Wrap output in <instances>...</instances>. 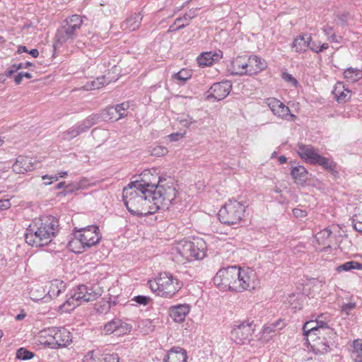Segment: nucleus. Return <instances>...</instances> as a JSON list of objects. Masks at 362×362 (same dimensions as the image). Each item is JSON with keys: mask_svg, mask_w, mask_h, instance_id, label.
Returning <instances> with one entry per match:
<instances>
[{"mask_svg": "<svg viewBox=\"0 0 362 362\" xmlns=\"http://www.w3.org/2000/svg\"><path fill=\"white\" fill-rule=\"evenodd\" d=\"M59 230V221L51 215L35 218L25 233V242L33 247H42L49 243Z\"/></svg>", "mask_w": 362, "mask_h": 362, "instance_id": "nucleus-1", "label": "nucleus"}, {"mask_svg": "<svg viewBox=\"0 0 362 362\" xmlns=\"http://www.w3.org/2000/svg\"><path fill=\"white\" fill-rule=\"evenodd\" d=\"M123 200L128 211L134 215L141 216L153 214L149 194L133 182L124 188Z\"/></svg>", "mask_w": 362, "mask_h": 362, "instance_id": "nucleus-2", "label": "nucleus"}, {"mask_svg": "<svg viewBox=\"0 0 362 362\" xmlns=\"http://www.w3.org/2000/svg\"><path fill=\"white\" fill-rule=\"evenodd\" d=\"M102 293L103 289L99 286L88 287L80 285L71 291L70 296L59 307V310L62 313L70 312L83 303L96 300Z\"/></svg>", "mask_w": 362, "mask_h": 362, "instance_id": "nucleus-3", "label": "nucleus"}, {"mask_svg": "<svg viewBox=\"0 0 362 362\" xmlns=\"http://www.w3.org/2000/svg\"><path fill=\"white\" fill-rule=\"evenodd\" d=\"M102 236L97 226H89L78 230L75 229L74 238L69 243V249L75 253H81L97 245Z\"/></svg>", "mask_w": 362, "mask_h": 362, "instance_id": "nucleus-4", "label": "nucleus"}, {"mask_svg": "<svg viewBox=\"0 0 362 362\" xmlns=\"http://www.w3.org/2000/svg\"><path fill=\"white\" fill-rule=\"evenodd\" d=\"M267 67V62L257 55L238 56L230 64L231 74L240 76L257 74Z\"/></svg>", "mask_w": 362, "mask_h": 362, "instance_id": "nucleus-5", "label": "nucleus"}, {"mask_svg": "<svg viewBox=\"0 0 362 362\" xmlns=\"http://www.w3.org/2000/svg\"><path fill=\"white\" fill-rule=\"evenodd\" d=\"M152 291L163 298L173 297L181 288L178 280L168 272L160 273L158 277L148 281Z\"/></svg>", "mask_w": 362, "mask_h": 362, "instance_id": "nucleus-6", "label": "nucleus"}, {"mask_svg": "<svg viewBox=\"0 0 362 362\" xmlns=\"http://www.w3.org/2000/svg\"><path fill=\"white\" fill-rule=\"evenodd\" d=\"M175 250L186 261L202 259L206 255V244L202 238L184 240L177 243Z\"/></svg>", "mask_w": 362, "mask_h": 362, "instance_id": "nucleus-7", "label": "nucleus"}, {"mask_svg": "<svg viewBox=\"0 0 362 362\" xmlns=\"http://www.w3.org/2000/svg\"><path fill=\"white\" fill-rule=\"evenodd\" d=\"M152 202L153 214L160 209L169 208L176 197V189L173 183L162 185L161 183L149 194Z\"/></svg>", "mask_w": 362, "mask_h": 362, "instance_id": "nucleus-8", "label": "nucleus"}, {"mask_svg": "<svg viewBox=\"0 0 362 362\" xmlns=\"http://www.w3.org/2000/svg\"><path fill=\"white\" fill-rule=\"evenodd\" d=\"M246 206L240 202L229 200L219 210L220 221L231 226L240 223L245 216Z\"/></svg>", "mask_w": 362, "mask_h": 362, "instance_id": "nucleus-9", "label": "nucleus"}, {"mask_svg": "<svg viewBox=\"0 0 362 362\" xmlns=\"http://www.w3.org/2000/svg\"><path fill=\"white\" fill-rule=\"evenodd\" d=\"M299 156L310 164H317L332 173H337L336 163L320 156L318 151L310 145L300 144L298 146Z\"/></svg>", "mask_w": 362, "mask_h": 362, "instance_id": "nucleus-10", "label": "nucleus"}, {"mask_svg": "<svg viewBox=\"0 0 362 362\" xmlns=\"http://www.w3.org/2000/svg\"><path fill=\"white\" fill-rule=\"evenodd\" d=\"M336 333L331 327L319 329V332L306 338L312 350L315 354H324L329 350L332 340L335 337Z\"/></svg>", "mask_w": 362, "mask_h": 362, "instance_id": "nucleus-11", "label": "nucleus"}, {"mask_svg": "<svg viewBox=\"0 0 362 362\" xmlns=\"http://www.w3.org/2000/svg\"><path fill=\"white\" fill-rule=\"evenodd\" d=\"M83 23L82 17L72 15L65 21V25L57 30L56 39L58 43L63 44L72 41L77 35L78 30Z\"/></svg>", "mask_w": 362, "mask_h": 362, "instance_id": "nucleus-12", "label": "nucleus"}, {"mask_svg": "<svg viewBox=\"0 0 362 362\" xmlns=\"http://www.w3.org/2000/svg\"><path fill=\"white\" fill-rule=\"evenodd\" d=\"M259 284L257 273L251 268H240L236 267L235 291L242 292L253 290Z\"/></svg>", "mask_w": 362, "mask_h": 362, "instance_id": "nucleus-13", "label": "nucleus"}, {"mask_svg": "<svg viewBox=\"0 0 362 362\" xmlns=\"http://www.w3.org/2000/svg\"><path fill=\"white\" fill-rule=\"evenodd\" d=\"M214 283L221 290L235 291L236 267L219 269L214 277Z\"/></svg>", "mask_w": 362, "mask_h": 362, "instance_id": "nucleus-14", "label": "nucleus"}, {"mask_svg": "<svg viewBox=\"0 0 362 362\" xmlns=\"http://www.w3.org/2000/svg\"><path fill=\"white\" fill-rule=\"evenodd\" d=\"M253 331L252 322L249 320L238 322L230 332V338L236 344H245L250 341Z\"/></svg>", "mask_w": 362, "mask_h": 362, "instance_id": "nucleus-15", "label": "nucleus"}, {"mask_svg": "<svg viewBox=\"0 0 362 362\" xmlns=\"http://www.w3.org/2000/svg\"><path fill=\"white\" fill-rule=\"evenodd\" d=\"M163 179L158 176L157 169L152 168L151 170H145L141 174V180L133 182L136 186L141 187V188L151 194L157 186L162 183Z\"/></svg>", "mask_w": 362, "mask_h": 362, "instance_id": "nucleus-16", "label": "nucleus"}, {"mask_svg": "<svg viewBox=\"0 0 362 362\" xmlns=\"http://www.w3.org/2000/svg\"><path fill=\"white\" fill-rule=\"evenodd\" d=\"M266 103L269 107L273 114L279 117L287 120H289V118L293 119L296 117L294 115L291 114L289 108L276 98H268Z\"/></svg>", "mask_w": 362, "mask_h": 362, "instance_id": "nucleus-17", "label": "nucleus"}, {"mask_svg": "<svg viewBox=\"0 0 362 362\" xmlns=\"http://www.w3.org/2000/svg\"><path fill=\"white\" fill-rule=\"evenodd\" d=\"M231 89L232 83L229 81L216 83L211 86L208 97L221 100L224 99L230 93Z\"/></svg>", "mask_w": 362, "mask_h": 362, "instance_id": "nucleus-18", "label": "nucleus"}, {"mask_svg": "<svg viewBox=\"0 0 362 362\" xmlns=\"http://www.w3.org/2000/svg\"><path fill=\"white\" fill-rule=\"evenodd\" d=\"M131 329L132 327L129 325L119 319H114L104 326V331L106 334L115 333L118 336L129 332Z\"/></svg>", "mask_w": 362, "mask_h": 362, "instance_id": "nucleus-19", "label": "nucleus"}, {"mask_svg": "<svg viewBox=\"0 0 362 362\" xmlns=\"http://www.w3.org/2000/svg\"><path fill=\"white\" fill-rule=\"evenodd\" d=\"M54 339V349L64 347L72 341L71 332L64 327H55L53 333Z\"/></svg>", "mask_w": 362, "mask_h": 362, "instance_id": "nucleus-20", "label": "nucleus"}, {"mask_svg": "<svg viewBox=\"0 0 362 362\" xmlns=\"http://www.w3.org/2000/svg\"><path fill=\"white\" fill-rule=\"evenodd\" d=\"M190 311L188 304H178L169 308L170 317L176 322H182Z\"/></svg>", "mask_w": 362, "mask_h": 362, "instance_id": "nucleus-21", "label": "nucleus"}, {"mask_svg": "<svg viewBox=\"0 0 362 362\" xmlns=\"http://www.w3.org/2000/svg\"><path fill=\"white\" fill-rule=\"evenodd\" d=\"M222 57L223 52L221 50L204 52L197 57V63L201 66H211L218 62Z\"/></svg>", "mask_w": 362, "mask_h": 362, "instance_id": "nucleus-22", "label": "nucleus"}, {"mask_svg": "<svg viewBox=\"0 0 362 362\" xmlns=\"http://www.w3.org/2000/svg\"><path fill=\"white\" fill-rule=\"evenodd\" d=\"M325 327H329L327 325V323L322 320L317 318L315 320H310L304 324L303 327V334L306 339L310 337V335H313L316 334V332H319V329H322Z\"/></svg>", "mask_w": 362, "mask_h": 362, "instance_id": "nucleus-23", "label": "nucleus"}, {"mask_svg": "<svg viewBox=\"0 0 362 362\" xmlns=\"http://www.w3.org/2000/svg\"><path fill=\"white\" fill-rule=\"evenodd\" d=\"M186 351L180 346L171 348L163 358L164 362H187Z\"/></svg>", "mask_w": 362, "mask_h": 362, "instance_id": "nucleus-24", "label": "nucleus"}, {"mask_svg": "<svg viewBox=\"0 0 362 362\" xmlns=\"http://www.w3.org/2000/svg\"><path fill=\"white\" fill-rule=\"evenodd\" d=\"M13 171L17 174H23L33 169L32 158L20 156L12 166Z\"/></svg>", "mask_w": 362, "mask_h": 362, "instance_id": "nucleus-25", "label": "nucleus"}, {"mask_svg": "<svg viewBox=\"0 0 362 362\" xmlns=\"http://www.w3.org/2000/svg\"><path fill=\"white\" fill-rule=\"evenodd\" d=\"M312 37L309 35H302L297 36L293 42V48L298 53L305 52L310 47Z\"/></svg>", "mask_w": 362, "mask_h": 362, "instance_id": "nucleus-26", "label": "nucleus"}, {"mask_svg": "<svg viewBox=\"0 0 362 362\" xmlns=\"http://www.w3.org/2000/svg\"><path fill=\"white\" fill-rule=\"evenodd\" d=\"M54 327H48L39 332L38 340L40 344L47 345L52 349H54Z\"/></svg>", "mask_w": 362, "mask_h": 362, "instance_id": "nucleus-27", "label": "nucleus"}, {"mask_svg": "<svg viewBox=\"0 0 362 362\" xmlns=\"http://www.w3.org/2000/svg\"><path fill=\"white\" fill-rule=\"evenodd\" d=\"M332 93L339 103L346 102L351 97V91L345 88L344 84L341 82L336 83Z\"/></svg>", "mask_w": 362, "mask_h": 362, "instance_id": "nucleus-28", "label": "nucleus"}, {"mask_svg": "<svg viewBox=\"0 0 362 362\" xmlns=\"http://www.w3.org/2000/svg\"><path fill=\"white\" fill-rule=\"evenodd\" d=\"M291 175L298 185H303L308 180V172L303 165L292 168Z\"/></svg>", "mask_w": 362, "mask_h": 362, "instance_id": "nucleus-29", "label": "nucleus"}, {"mask_svg": "<svg viewBox=\"0 0 362 362\" xmlns=\"http://www.w3.org/2000/svg\"><path fill=\"white\" fill-rule=\"evenodd\" d=\"M117 78H109L106 76H102L96 78L94 81L88 82L85 86L84 88L86 90L99 89L105 84H109L112 81H116Z\"/></svg>", "mask_w": 362, "mask_h": 362, "instance_id": "nucleus-30", "label": "nucleus"}, {"mask_svg": "<svg viewBox=\"0 0 362 362\" xmlns=\"http://www.w3.org/2000/svg\"><path fill=\"white\" fill-rule=\"evenodd\" d=\"M194 16V12L189 11L188 13H185L182 17L177 18L175 21L174 25L170 26L168 31L174 32L179 29L185 28L191 19H192Z\"/></svg>", "mask_w": 362, "mask_h": 362, "instance_id": "nucleus-31", "label": "nucleus"}, {"mask_svg": "<svg viewBox=\"0 0 362 362\" xmlns=\"http://www.w3.org/2000/svg\"><path fill=\"white\" fill-rule=\"evenodd\" d=\"M332 232L329 229H324L315 235L316 240L317 241L319 245H324L322 249H320V251H325L328 248H330V236Z\"/></svg>", "mask_w": 362, "mask_h": 362, "instance_id": "nucleus-32", "label": "nucleus"}, {"mask_svg": "<svg viewBox=\"0 0 362 362\" xmlns=\"http://www.w3.org/2000/svg\"><path fill=\"white\" fill-rule=\"evenodd\" d=\"M65 288V284L61 280L54 279L49 282V287L47 292L52 298L57 297Z\"/></svg>", "mask_w": 362, "mask_h": 362, "instance_id": "nucleus-33", "label": "nucleus"}, {"mask_svg": "<svg viewBox=\"0 0 362 362\" xmlns=\"http://www.w3.org/2000/svg\"><path fill=\"white\" fill-rule=\"evenodd\" d=\"M129 107V103H122L118 104L115 107H110L107 109L108 113H112V112H117V117H112L111 119L115 121H117L119 119L127 116L126 111Z\"/></svg>", "mask_w": 362, "mask_h": 362, "instance_id": "nucleus-34", "label": "nucleus"}, {"mask_svg": "<svg viewBox=\"0 0 362 362\" xmlns=\"http://www.w3.org/2000/svg\"><path fill=\"white\" fill-rule=\"evenodd\" d=\"M142 16L140 13H134L127 19L126 22L123 24V26L131 31L135 30L139 28Z\"/></svg>", "mask_w": 362, "mask_h": 362, "instance_id": "nucleus-35", "label": "nucleus"}, {"mask_svg": "<svg viewBox=\"0 0 362 362\" xmlns=\"http://www.w3.org/2000/svg\"><path fill=\"white\" fill-rule=\"evenodd\" d=\"M344 76L348 82L355 83L362 78V71L358 69L348 68L344 71Z\"/></svg>", "mask_w": 362, "mask_h": 362, "instance_id": "nucleus-36", "label": "nucleus"}, {"mask_svg": "<svg viewBox=\"0 0 362 362\" xmlns=\"http://www.w3.org/2000/svg\"><path fill=\"white\" fill-rule=\"evenodd\" d=\"M82 134V132L80 130V128L76 125H74L66 131L64 132L62 134V138L64 141H71V139L76 138L79 134Z\"/></svg>", "mask_w": 362, "mask_h": 362, "instance_id": "nucleus-37", "label": "nucleus"}, {"mask_svg": "<svg viewBox=\"0 0 362 362\" xmlns=\"http://www.w3.org/2000/svg\"><path fill=\"white\" fill-rule=\"evenodd\" d=\"M351 269H362V264L355 261H350L346 262L337 267V271L338 272H341L342 271L348 272Z\"/></svg>", "mask_w": 362, "mask_h": 362, "instance_id": "nucleus-38", "label": "nucleus"}, {"mask_svg": "<svg viewBox=\"0 0 362 362\" xmlns=\"http://www.w3.org/2000/svg\"><path fill=\"white\" fill-rule=\"evenodd\" d=\"M177 120L182 126L185 127H189L192 124L196 123V120L194 119L189 114H181L180 115Z\"/></svg>", "mask_w": 362, "mask_h": 362, "instance_id": "nucleus-39", "label": "nucleus"}, {"mask_svg": "<svg viewBox=\"0 0 362 362\" xmlns=\"http://www.w3.org/2000/svg\"><path fill=\"white\" fill-rule=\"evenodd\" d=\"M322 32L327 37V40L331 42H339L337 37L332 26L325 25L322 28Z\"/></svg>", "mask_w": 362, "mask_h": 362, "instance_id": "nucleus-40", "label": "nucleus"}, {"mask_svg": "<svg viewBox=\"0 0 362 362\" xmlns=\"http://www.w3.org/2000/svg\"><path fill=\"white\" fill-rule=\"evenodd\" d=\"M191 76H192V75H191L190 72L188 70H187V69H182L179 72L175 74L173 76V78L175 80H177V81H180L182 82V83H185L188 79H189L191 78Z\"/></svg>", "mask_w": 362, "mask_h": 362, "instance_id": "nucleus-41", "label": "nucleus"}, {"mask_svg": "<svg viewBox=\"0 0 362 362\" xmlns=\"http://www.w3.org/2000/svg\"><path fill=\"white\" fill-rule=\"evenodd\" d=\"M34 356V354L24 348H20L16 353V357L21 360H28Z\"/></svg>", "mask_w": 362, "mask_h": 362, "instance_id": "nucleus-42", "label": "nucleus"}, {"mask_svg": "<svg viewBox=\"0 0 362 362\" xmlns=\"http://www.w3.org/2000/svg\"><path fill=\"white\" fill-rule=\"evenodd\" d=\"M353 353L356 356L362 357V339H356L353 342Z\"/></svg>", "mask_w": 362, "mask_h": 362, "instance_id": "nucleus-43", "label": "nucleus"}, {"mask_svg": "<svg viewBox=\"0 0 362 362\" xmlns=\"http://www.w3.org/2000/svg\"><path fill=\"white\" fill-rule=\"evenodd\" d=\"M167 153V148L160 146H156L153 147L151 151V154L154 156H163Z\"/></svg>", "mask_w": 362, "mask_h": 362, "instance_id": "nucleus-44", "label": "nucleus"}, {"mask_svg": "<svg viewBox=\"0 0 362 362\" xmlns=\"http://www.w3.org/2000/svg\"><path fill=\"white\" fill-rule=\"evenodd\" d=\"M99 362H119V358L117 354H105Z\"/></svg>", "mask_w": 362, "mask_h": 362, "instance_id": "nucleus-45", "label": "nucleus"}, {"mask_svg": "<svg viewBox=\"0 0 362 362\" xmlns=\"http://www.w3.org/2000/svg\"><path fill=\"white\" fill-rule=\"evenodd\" d=\"M78 128L82 132V133L87 132L90 127L91 124L89 122L88 119L86 118L84 120L77 124Z\"/></svg>", "mask_w": 362, "mask_h": 362, "instance_id": "nucleus-46", "label": "nucleus"}, {"mask_svg": "<svg viewBox=\"0 0 362 362\" xmlns=\"http://www.w3.org/2000/svg\"><path fill=\"white\" fill-rule=\"evenodd\" d=\"M282 78L284 81L291 83L293 86H296L298 84L297 80L290 74L283 73Z\"/></svg>", "mask_w": 362, "mask_h": 362, "instance_id": "nucleus-47", "label": "nucleus"}, {"mask_svg": "<svg viewBox=\"0 0 362 362\" xmlns=\"http://www.w3.org/2000/svg\"><path fill=\"white\" fill-rule=\"evenodd\" d=\"M275 325L264 326L262 329V334L264 335H269V337H272V334L275 332Z\"/></svg>", "mask_w": 362, "mask_h": 362, "instance_id": "nucleus-48", "label": "nucleus"}, {"mask_svg": "<svg viewBox=\"0 0 362 362\" xmlns=\"http://www.w3.org/2000/svg\"><path fill=\"white\" fill-rule=\"evenodd\" d=\"M134 300L139 304L146 305L149 300V298L144 296H137L134 297Z\"/></svg>", "mask_w": 362, "mask_h": 362, "instance_id": "nucleus-49", "label": "nucleus"}, {"mask_svg": "<svg viewBox=\"0 0 362 362\" xmlns=\"http://www.w3.org/2000/svg\"><path fill=\"white\" fill-rule=\"evenodd\" d=\"M293 214L296 218H304L307 216V212L300 209H294Z\"/></svg>", "mask_w": 362, "mask_h": 362, "instance_id": "nucleus-50", "label": "nucleus"}, {"mask_svg": "<svg viewBox=\"0 0 362 362\" xmlns=\"http://www.w3.org/2000/svg\"><path fill=\"white\" fill-rule=\"evenodd\" d=\"M33 66L31 62H27L26 63H20L18 64H13V67L15 68V70H19L21 69H27L30 66Z\"/></svg>", "mask_w": 362, "mask_h": 362, "instance_id": "nucleus-51", "label": "nucleus"}, {"mask_svg": "<svg viewBox=\"0 0 362 362\" xmlns=\"http://www.w3.org/2000/svg\"><path fill=\"white\" fill-rule=\"evenodd\" d=\"M11 204L9 199L0 200V210L8 209L11 207Z\"/></svg>", "mask_w": 362, "mask_h": 362, "instance_id": "nucleus-52", "label": "nucleus"}, {"mask_svg": "<svg viewBox=\"0 0 362 362\" xmlns=\"http://www.w3.org/2000/svg\"><path fill=\"white\" fill-rule=\"evenodd\" d=\"M185 133H174L170 134L168 136L171 141H176L185 137Z\"/></svg>", "mask_w": 362, "mask_h": 362, "instance_id": "nucleus-53", "label": "nucleus"}, {"mask_svg": "<svg viewBox=\"0 0 362 362\" xmlns=\"http://www.w3.org/2000/svg\"><path fill=\"white\" fill-rule=\"evenodd\" d=\"M355 308H356L355 303H349L344 304L341 307V310H342V311L348 313L349 310H353Z\"/></svg>", "mask_w": 362, "mask_h": 362, "instance_id": "nucleus-54", "label": "nucleus"}, {"mask_svg": "<svg viewBox=\"0 0 362 362\" xmlns=\"http://www.w3.org/2000/svg\"><path fill=\"white\" fill-rule=\"evenodd\" d=\"M89 122L91 124V127L97 124L99 120V117L97 115H91L86 117Z\"/></svg>", "mask_w": 362, "mask_h": 362, "instance_id": "nucleus-55", "label": "nucleus"}, {"mask_svg": "<svg viewBox=\"0 0 362 362\" xmlns=\"http://www.w3.org/2000/svg\"><path fill=\"white\" fill-rule=\"evenodd\" d=\"M42 179L43 180H46L47 179H49V181H48V182L45 181V183L46 185H50V184L52 182V180H54L55 181H57V180H58V177H56V176H54H54H51V177H49V176H48V175H46L42 176Z\"/></svg>", "mask_w": 362, "mask_h": 362, "instance_id": "nucleus-56", "label": "nucleus"}, {"mask_svg": "<svg viewBox=\"0 0 362 362\" xmlns=\"http://www.w3.org/2000/svg\"><path fill=\"white\" fill-rule=\"evenodd\" d=\"M23 72L18 73L14 78L15 83L16 84H20L23 80Z\"/></svg>", "mask_w": 362, "mask_h": 362, "instance_id": "nucleus-57", "label": "nucleus"}, {"mask_svg": "<svg viewBox=\"0 0 362 362\" xmlns=\"http://www.w3.org/2000/svg\"><path fill=\"white\" fill-rule=\"evenodd\" d=\"M354 228L356 230L362 233V222L357 221L354 224Z\"/></svg>", "mask_w": 362, "mask_h": 362, "instance_id": "nucleus-58", "label": "nucleus"}, {"mask_svg": "<svg viewBox=\"0 0 362 362\" xmlns=\"http://www.w3.org/2000/svg\"><path fill=\"white\" fill-rule=\"evenodd\" d=\"M30 54H31L33 57L36 58L39 55V51L37 49H33L28 52Z\"/></svg>", "mask_w": 362, "mask_h": 362, "instance_id": "nucleus-59", "label": "nucleus"}, {"mask_svg": "<svg viewBox=\"0 0 362 362\" xmlns=\"http://www.w3.org/2000/svg\"><path fill=\"white\" fill-rule=\"evenodd\" d=\"M309 47L314 52H316V53H319L320 52V51H318L320 46H317V45L313 44L312 45H310Z\"/></svg>", "mask_w": 362, "mask_h": 362, "instance_id": "nucleus-60", "label": "nucleus"}, {"mask_svg": "<svg viewBox=\"0 0 362 362\" xmlns=\"http://www.w3.org/2000/svg\"><path fill=\"white\" fill-rule=\"evenodd\" d=\"M329 48V45L327 43H324L322 45L320 46L319 50L320 52H322Z\"/></svg>", "mask_w": 362, "mask_h": 362, "instance_id": "nucleus-61", "label": "nucleus"}, {"mask_svg": "<svg viewBox=\"0 0 362 362\" xmlns=\"http://www.w3.org/2000/svg\"><path fill=\"white\" fill-rule=\"evenodd\" d=\"M178 99H180V103H184L183 100H192V96H183V95H177L176 96Z\"/></svg>", "mask_w": 362, "mask_h": 362, "instance_id": "nucleus-62", "label": "nucleus"}, {"mask_svg": "<svg viewBox=\"0 0 362 362\" xmlns=\"http://www.w3.org/2000/svg\"><path fill=\"white\" fill-rule=\"evenodd\" d=\"M18 53L28 52V50L25 46H20L18 49Z\"/></svg>", "mask_w": 362, "mask_h": 362, "instance_id": "nucleus-63", "label": "nucleus"}, {"mask_svg": "<svg viewBox=\"0 0 362 362\" xmlns=\"http://www.w3.org/2000/svg\"><path fill=\"white\" fill-rule=\"evenodd\" d=\"M287 159L284 156H281L279 158V161L281 164L285 163L286 162Z\"/></svg>", "mask_w": 362, "mask_h": 362, "instance_id": "nucleus-64", "label": "nucleus"}]
</instances>
